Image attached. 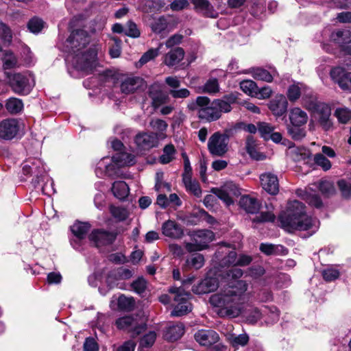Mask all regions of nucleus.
I'll return each instance as SVG.
<instances>
[{"instance_id":"1","label":"nucleus","mask_w":351,"mask_h":351,"mask_svg":"<svg viewBox=\"0 0 351 351\" xmlns=\"http://www.w3.org/2000/svg\"><path fill=\"white\" fill-rule=\"evenodd\" d=\"M247 288L248 284L245 280L230 282L219 292L212 295L209 302L212 306L219 308L220 316L237 317L243 311Z\"/></svg>"},{"instance_id":"2","label":"nucleus","mask_w":351,"mask_h":351,"mask_svg":"<svg viewBox=\"0 0 351 351\" xmlns=\"http://www.w3.org/2000/svg\"><path fill=\"white\" fill-rule=\"evenodd\" d=\"M282 226L288 231H308L312 235L319 228L317 219L307 215L302 203L298 200L290 201L287 210L279 217Z\"/></svg>"},{"instance_id":"3","label":"nucleus","mask_w":351,"mask_h":351,"mask_svg":"<svg viewBox=\"0 0 351 351\" xmlns=\"http://www.w3.org/2000/svg\"><path fill=\"white\" fill-rule=\"evenodd\" d=\"M87 44V33L82 29L74 30L66 40V47L70 49L66 61L73 66V72L79 73L73 74L75 77L86 76L88 73Z\"/></svg>"},{"instance_id":"4","label":"nucleus","mask_w":351,"mask_h":351,"mask_svg":"<svg viewBox=\"0 0 351 351\" xmlns=\"http://www.w3.org/2000/svg\"><path fill=\"white\" fill-rule=\"evenodd\" d=\"M234 94L225 95L222 99H214L212 102L209 98L199 96L196 99V104L199 107L197 114L200 119L208 122L218 120L223 112H229L232 110L231 104L237 101Z\"/></svg>"},{"instance_id":"5","label":"nucleus","mask_w":351,"mask_h":351,"mask_svg":"<svg viewBox=\"0 0 351 351\" xmlns=\"http://www.w3.org/2000/svg\"><path fill=\"white\" fill-rule=\"evenodd\" d=\"M169 293L175 295L173 300L176 303L171 313L172 317H180L191 311L192 306L189 302L191 294L186 292L182 287H171Z\"/></svg>"},{"instance_id":"6","label":"nucleus","mask_w":351,"mask_h":351,"mask_svg":"<svg viewBox=\"0 0 351 351\" xmlns=\"http://www.w3.org/2000/svg\"><path fill=\"white\" fill-rule=\"evenodd\" d=\"M5 74L10 86L16 93L27 95L34 86V81L29 75L10 72H5Z\"/></svg>"},{"instance_id":"7","label":"nucleus","mask_w":351,"mask_h":351,"mask_svg":"<svg viewBox=\"0 0 351 351\" xmlns=\"http://www.w3.org/2000/svg\"><path fill=\"white\" fill-rule=\"evenodd\" d=\"M228 136L219 132L213 134L208 141V150L210 155L216 157L223 156L228 151Z\"/></svg>"},{"instance_id":"8","label":"nucleus","mask_w":351,"mask_h":351,"mask_svg":"<svg viewBox=\"0 0 351 351\" xmlns=\"http://www.w3.org/2000/svg\"><path fill=\"white\" fill-rule=\"evenodd\" d=\"M23 124L15 119H7L0 122V138L10 140L23 132Z\"/></svg>"},{"instance_id":"9","label":"nucleus","mask_w":351,"mask_h":351,"mask_svg":"<svg viewBox=\"0 0 351 351\" xmlns=\"http://www.w3.org/2000/svg\"><path fill=\"white\" fill-rule=\"evenodd\" d=\"M89 74L94 75H107V71L103 69L99 60L104 56V51L102 49L101 45L97 44L89 49Z\"/></svg>"},{"instance_id":"10","label":"nucleus","mask_w":351,"mask_h":351,"mask_svg":"<svg viewBox=\"0 0 351 351\" xmlns=\"http://www.w3.org/2000/svg\"><path fill=\"white\" fill-rule=\"evenodd\" d=\"M116 325L118 328L126 330L132 332V337H135L141 334L145 328V324L143 321H139L136 318L131 316L120 317L116 321Z\"/></svg>"},{"instance_id":"11","label":"nucleus","mask_w":351,"mask_h":351,"mask_svg":"<svg viewBox=\"0 0 351 351\" xmlns=\"http://www.w3.org/2000/svg\"><path fill=\"white\" fill-rule=\"evenodd\" d=\"M71 231L73 235L71 239V245L76 250H80L81 245L86 243V238L88 233V225L85 222L76 221L71 227Z\"/></svg>"},{"instance_id":"12","label":"nucleus","mask_w":351,"mask_h":351,"mask_svg":"<svg viewBox=\"0 0 351 351\" xmlns=\"http://www.w3.org/2000/svg\"><path fill=\"white\" fill-rule=\"evenodd\" d=\"M147 86L145 81L138 76L125 78L121 84V90L123 93L131 94L138 90H143Z\"/></svg>"},{"instance_id":"13","label":"nucleus","mask_w":351,"mask_h":351,"mask_svg":"<svg viewBox=\"0 0 351 351\" xmlns=\"http://www.w3.org/2000/svg\"><path fill=\"white\" fill-rule=\"evenodd\" d=\"M330 76L332 80L338 84L342 89L351 88V72H348L341 67H336L331 70Z\"/></svg>"},{"instance_id":"14","label":"nucleus","mask_w":351,"mask_h":351,"mask_svg":"<svg viewBox=\"0 0 351 351\" xmlns=\"http://www.w3.org/2000/svg\"><path fill=\"white\" fill-rule=\"evenodd\" d=\"M135 143L137 147L143 150L149 149L158 144V134L156 133L143 132L138 134L135 137Z\"/></svg>"},{"instance_id":"15","label":"nucleus","mask_w":351,"mask_h":351,"mask_svg":"<svg viewBox=\"0 0 351 351\" xmlns=\"http://www.w3.org/2000/svg\"><path fill=\"white\" fill-rule=\"evenodd\" d=\"M263 189L271 195H276L279 191V182L277 176L271 173H265L260 176Z\"/></svg>"},{"instance_id":"16","label":"nucleus","mask_w":351,"mask_h":351,"mask_svg":"<svg viewBox=\"0 0 351 351\" xmlns=\"http://www.w3.org/2000/svg\"><path fill=\"white\" fill-rule=\"evenodd\" d=\"M195 339L201 346L208 347L217 343L219 337L213 330H199L195 334Z\"/></svg>"},{"instance_id":"17","label":"nucleus","mask_w":351,"mask_h":351,"mask_svg":"<svg viewBox=\"0 0 351 351\" xmlns=\"http://www.w3.org/2000/svg\"><path fill=\"white\" fill-rule=\"evenodd\" d=\"M162 234L171 239H180L184 234L182 226L173 220H168L162 226Z\"/></svg>"},{"instance_id":"18","label":"nucleus","mask_w":351,"mask_h":351,"mask_svg":"<svg viewBox=\"0 0 351 351\" xmlns=\"http://www.w3.org/2000/svg\"><path fill=\"white\" fill-rule=\"evenodd\" d=\"M148 95L152 99V105L154 108L165 102L166 97L162 91V86L158 82H155L149 87Z\"/></svg>"},{"instance_id":"19","label":"nucleus","mask_w":351,"mask_h":351,"mask_svg":"<svg viewBox=\"0 0 351 351\" xmlns=\"http://www.w3.org/2000/svg\"><path fill=\"white\" fill-rule=\"evenodd\" d=\"M287 100L283 95H276L269 104L270 110L278 117L283 115L287 112Z\"/></svg>"},{"instance_id":"20","label":"nucleus","mask_w":351,"mask_h":351,"mask_svg":"<svg viewBox=\"0 0 351 351\" xmlns=\"http://www.w3.org/2000/svg\"><path fill=\"white\" fill-rule=\"evenodd\" d=\"M317 112L319 114V123L325 131L330 130L332 127L330 119L331 110L329 106L325 104L317 105Z\"/></svg>"},{"instance_id":"21","label":"nucleus","mask_w":351,"mask_h":351,"mask_svg":"<svg viewBox=\"0 0 351 351\" xmlns=\"http://www.w3.org/2000/svg\"><path fill=\"white\" fill-rule=\"evenodd\" d=\"M195 10L204 16L210 18H217L218 12L214 9L208 0H191Z\"/></svg>"},{"instance_id":"22","label":"nucleus","mask_w":351,"mask_h":351,"mask_svg":"<svg viewBox=\"0 0 351 351\" xmlns=\"http://www.w3.org/2000/svg\"><path fill=\"white\" fill-rule=\"evenodd\" d=\"M117 236V232L104 230H97L92 233L93 239L98 246L112 243L115 241Z\"/></svg>"},{"instance_id":"23","label":"nucleus","mask_w":351,"mask_h":351,"mask_svg":"<svg viewBox=\"0 0 351 351\" xmlns=\"http://www.w3.org/2000/svg\"><path fill=\"white\" fill-rule=\"evenodd\" d=\"M291 124L295 126H303L308 121L307 113L301 108L295 107L289 111V115Z\"/></svg>"},{"instance_id":"24","label":"nucleus","mask_w":351,"mask_h":351,"mask_svg":"<svg viewBox=\"0 0 351 351\" xmlns=\"http://www.w3.org/2000/svg\"><path fill=\"white\" fill-rule=\"evenodd\" d=\"M184 51L181 47H176L167 53L164 57L163 62L168 66L178 64L183 60Z\"/></svg>"},{"instance_id":"25","label":"nucleus","mask_w":351,"mask_h":351,"mask_svg":"<svg viewBox=\"0 0 351 351\" xmlns=\"http://www.w3.org/2000/svg\"><path fill=\"white\" fill-rule=\"evenodd\" d=\"M308 88L303 84H293L288 88L287 97L290 101L295 102L301 95L308 96Z\"/></svg>"},{"instance_id":"26","label":"nucleus","mask_w":351,"mask_h":351,"mask_svg":"<svg viewBox=\"0 0 351 351\" xmlns=\"http://www.w3.org/2000/svg\"><path fill=\"white\" fill-rule=\"evenodd\" d=\"M240 206L248 213H256L260 209V204L257 199L250 195H243L239 200Z\"/></svg>"},{"instance_id":"27","label":"nucleus","mask_w":351,"mask_h":351,"mask_svg":"<svg viewBox=\"0 0 351 351\" xmlns=\"http://www.w3.org/2000/svg\"><path fill=\"white\" fill-rule=\"evenodd\" d=\"M193 236V240L197 241L203 249H206L215 237L214 233L208 230L196 231Z\"/></svg>"},{"instance_id":"28","label":"nucleus","mask_w":351,"mask_h":351,"mask_svg":"<svg viewBox=\"0 0 351 351\" xmlns=\"http://www.w3.org/2000/svg\"><path fill=\"white\" fill-rule=\"evenodd\" d=\"M252 73L254 79L267 82H272L274 77L278 75L274 68H270V71L263 68H256L253 69Z\"/></svg>"},{"instance_id":"29","label":"nucleus","mask_w":351,"mask_h":351,"mask_svg":"<svg viewBox=\"0 0 351 351\" xmlns=\"http://www.w3.org/2000/svg\"><path fill=\"white\" fill-rule=\"evenodd\" d=\"M245 149L252 158L256 160L265 158V156L258 152L256 141L252 136H248L246 138Z\"/></svg>"},{"instance_id":"30","label":"nucleus","mask_w":351,"mask_h":351,"mask_svg":"<svg viewBox=\"0 0 351 351\" xmlns=\"http://www.w3.org/2000/svg\"><path fill=\"white\" fill-rule=\"evenodd\" d=\"M25 174H35L38 176L44 171V165L40 159H34L32 161L26 162L23 167Z\"/></svg>"},{"instance_id":"31","label":"nucleus","mask_w":351,"mask_h":351,"mask_svg":"<svg viewBox=\"0 0 351 351\" xmlns=\"http://www.w3.org/2000/svg\"><path fill=\"white\" fill-rule=\"evenodd\" d=\"M112 160L119 167L131 166L136 162L135 156L127 152L117 153Z\"/></svg>"},{"instance_id":"32","label":"nucleus","mask_w":351,"mask_h":351,"mask_svg":"<svg viewBox=\"0 0 351 351\" xmlns=\"http://www.w3.org/2000/svg\"><path fill=\"white\" fill-rule=\"evenodd\" d=\"M112 191L117 198L123 200L128 196L130 189L124 181H117L112 184Z\"/></svg>"},{"instance_id":"33","label":"nucleus","mask_w":351,"mask_h":351,"mask_svg":"<svg viewBox=\"0 0 351 351\" xmlns=\"http://www.w3.org/2000/svg\"><path fill=\"white\" fill-rule=\"evenodd\" d=\"M184 334V326L182 324H172L169 326L165 332V337L171 341H176Z\"/></svg>"},{"instance_id":"34","label":"nucleus","mask_w":351,"mask_h":351,"mask_svg":"<svg viewBox=\"0 0 351 351\" xmlns=\"http://www.w3.org/2000/svg\"><path fill=\"white\" fill-rule=\"evenodd\" d=\"M332 39L343 47L348 45L351 43V31L350 30H338L332 34Z\"/></svg>"},{"instance_id":"35","label":"nucleus","mask_w":351,"mask_h":351,"mask_svg":"<svg viewBox=\"0 0 351 351\" xmlns=\"http://www.w3.org/2000/svg\"><path fill=\"white\" fill-rule=\"evenodd\" d=\"M296 193L298 196L301 197L302 199L305 200L309 205L319 208L322 205V202L319 197L316 194H311L306 191L302 189L297 190Z\"/></svg>"},{"instance_id":"36","label":"nucleus","mask_w":351,"mask_h":351,"mask_svg":"<svg viewBox=\"0 0 351 351\" xmlns=\"http://www.w3.org/2000/svg\"><path fill=\"white\" fill-rule=\"evenodd\" d=\"M182 182L188 192L193 194L196 197H199L202 194V190L198 182L192 179V176L182 178Z\"/></svg>"},{"instance_id":"37","label":"nucleus","mask_w":351,"mask_h":351,"mask_svg":"<svg viewBox=\"0 0 351 351\" xmlns=\"http://www.w3.org/2000/svg\"><path fill=\"white\" fill-rule=\"evenodd\" d=\"M176 150L173 144L166 145L162 150V154L159 158V161L162 164H168L175 158Z\"/></svg>"},{"instance_id":"38","label":"nucleus","mask_w":351,"mask_h":351,"mask_svg":"<svg viewBox=\"0 0 351 351\" xmlns=\"http://www.w3.org/2000/svg\"><path fill=\"white\" fill-rule=\"evenodd\" d=\"M111 215L118 221H123L130 216L129 210L123 207L111 205L109 208Z\"/></svg>"},{"instance_id":"39","label":"nucleus","mask_w":351,"mask_h":351,"mask_svg":"<svg viewBox=\"0 0 351 351\" xmlns=\"http://www.w3.org/2000/svg\"><path fill=\"white\" fill-rule=\"evenodd\" d=\"M204 257L200 254H194L186 261V264L189 268L199 269L204 265Z\"/></svg>"},{"instance_id":"40","label":"nucleus","mask_w":351,"mask_h":351,"mask_svg":"<svg viewBox=\"0 0 351 351\" xmlns=\"http://www.w3.org/2000/svg\"><path fill=\"white\" fill-rule=\"evenodd\" d=\"M156 339V333L151 331L146 334L140 341L138 351H146L145 349L153 346Z\"/></svg>"},{"instance_id":"41","label":"nucleus","mask_w":351,"mask_h":351,"mask_svg":"<svg viewBox=\"0 0 351 351\" xmlns=\"http://www.w3.org/2000/svg\"><path fill=\"white\" fill-rule=\"evenodd\" d=\"M5 107L11 114H16L22 110L23 104L21 99L12 97L7 101Z\"/></svg>"},{"instance_id":"42","label":"nucleus","mask_w":351,"mask_h":351,"mask_svg":"<svg viewBox=\"0 0 351 351\" xmlns=\"http://www.w3.org/2000/svg\"><path fill=\"white\" fill-rule=\"evenodd\" d=\"M167 21L165 16L154 19L151 23L152 30L156 34H161L167 27Z\"/></svg>"},{"instance_id":"43","label":"nucleus","mask_w":351,"mask_h":351,"mask_svg":"<svg viewBox=\"0 0 351 351\" xmlns=\"http://www.w3.org/2000/svg\"><path fill=\"white\" fill-rule=\"evenodd\" d=\"M229 341L230 344L234 348L245 346L249 341V336L246 333L239 335H231L229 337Z\"/></svg>"},{"instance_id":"44","label":"nucleus","mask_w":351,"mask_h":351,"mask_svg":"<svg viewBox=\"0 0 351 351\" xmlns=\"http://www.w3.org/2000/svg\"><path fill=\"white\" fill-rule=\"evenodd\" d=\"M319 189L322 194L326 197H330L335 193L333 183L328 180H321L319 183Z\"/></svg>"},{"instance_id":"45","label":"nucleus","mask_w":351,"mask_h":351,"mask_svg":"<svg viewBox=\"0 0 351 351\" xmlns=\"http://www.w3.org/2000/svg\"><path fill=\"white\" fill-rule=\"evenodd\" d=\"M302 127L291 125L287 128L288 134L293 140L299 141L306 136V130Z\"/></svg>"},{"instance_id":"46","label":"nucleus","mask_w":351,"mask_h":351,"mask_svg":"<svg viewBox=\"0 0 351 351\" xmlns=\"http://www.w3.org/2000/svg\"><path fill=\"white\" fill-rule=\"evenodd\" d=\"M291 154L293 158L296 161L304 160L311 156L309 149L304 147L293 148L291 150Z\"/></svg>"},{"instance_id":"47","label":"nucleus","mask_w":351,"mask_h":351,"mask_svg":"<svg viewBox=\"0 0 351 351\" xmlns=\"http://www.w3.org/2000/svg\"><path fill=\"white\" fill-rule=\"evenodd\" d=\"M241 89L247 95L254 96L257 93L256 84L250 80H243L240 83Z\"/></svg>"},{"instance_id":"48","label":"nucleus","mask_w":351,"mask_h":351,"mask_svg":"<svg viewBox=\"0 0 351 351\" xmlns=\"http://www.w3.org/2000/svg\"><path fill=\"white\" fill-rule=\"evenodd\" d=\"M162 46V43H160L158 47L155 49H150L147 51L143 53L139 60V63L143 65L154 59L159 54L160 47Z\"/></svg>"},{"instance_id":"49","label":"nucleus","mask_w":351,"mask_h":351,"mask_svg":"<svg viewBox=\"0 0 351 351\" xmlns=\"http://www.w3.org/2000/svg\"><path fill=\"white\" fill-rule=\"evenodd\" d=\"M5 69H10L14 67L17 63L16 58L14 54L9 51H5L1 58Z\"/></svg>"},{"instance_id":"50","label":"nucleus","mask_w":351,"mask_h":351,"mask_svg":"<svg viewBox=\"0 0 351 351\" xmlns=\"http://www.w3.org/2000/svg\"><path fill=\"white\" fill-rule=\"evenodd\" d=\"M119 308L125 311H130L134 306V301L132 298L120 295L117 299Z\"/></svg>"},{"instance_id":"51","label":"nucleus","mask_w":351,"mask_h":351,"mask_svg":"<svg viewBox=\"0 0 351 351\" xmlns=\"http://www.w3.org/2000/svg\"><path fill=\"white\" fill-rule=\"evenodd\" d=\"M335 117L341 123H347L351 119V110L347 108H339L335 110Z\"/></svg>"},{"instance_id":"52","label":"nucleus","mask_w":351,"mask_h":351,"mask_svg":"<svg viewBox=\"0 0 351 351\" xmlns=\"http://www.w3.org/2000/svg\"><path fill=\"white\" fill-rule=\"evenodd\" d=\"M113 43L109 49V54L112 58H117L121 56V40L118 38H112Z\"/></svg>"},{"instance_id":"53","label":"nucleus","mask_w":351,"mask_h":351,"mask_svg":"<svg viewBox=\"0 0 351 351\" xmlns=\"http://www.w3.org/2000/svg\"><path fill=\"white\" fill-rule=\"evenodd\" d=\"M263 313L258 308H252L246 312L245 319L250 324H255L262 317Z\"/></svg>"},{"instance_id":"54","label":"nucleus","mask_w":351,"mask_h":351,"mask_svg":"<svg viewBox=\"0 0 351 351\" xmlns=\"http://www.w3.org/2000/svg\"><path fill=\"white\" fill-rule=\"evenodd\" d=\"M314 162L317 166L322 167L324 171H328L332 167L330 161L322 154H316L314 156Z\"/></svg>"},{"instance_id":"55","label":"nucleus","mask_w":351,"mask_h":351,"mask_svg":"<svg viewBox=\"0 0 351 351\" xmlns=\"http://www.w3.org/2000/svg\"><path fill=\"white\" fill-rule=\"evenodd\" d=\"M44 27V22L38 18H32L27 23L28 29L34 33L38 34L40 32Z\"/></svg>"},{"instance_id":"56","label":"nucleus","mask_w":351,"mask_h":351,"mask_svg":"<svg viewBox=\"0 0 351 351\" xmlns=\"http://www.w3.org/2000/svg\"><path fill=\"white\" fill-rule=\"evenodd\" d=\"M258 130L261 136L263 138L267 139L271 132H274V128L268 123L259 122L258 123Z\"/></svg>"},{"instance_id":"57","label":"nucleus","mask_w":351,"mask_h":351,"mask_svg":"<svg viewBox=\"0 0 351 351\" xmlns=\"http://www.w3.org/2000/svg\"><path fill=\"white\" fill-rule=\"evenodd\" d=\"M149 125L158 133L165 132L168 126L165 121L160 119H152L149 122Z\"/></svg>"},{"instance_id":"58","label":"nucleus","mask_w":351,"mask_h":351,"mask_svg":"<svg viewBox=\"0 0 351 351\" xmlns=\"http://www.w3.org/2000/svg\"><path fill=\"white\" fill-rule=\"evenodd\" d=\"M219 83L215 78L208 80L203 87V91L210 94L216 93L219 92Z\"/></svg>"},{"instance_id":"59","label":"nucleus","mask_w":351,"mask_h":351,"mask_svg":"<svg viewBox=\"0 0 351 351\" xmlns=\"http://www.w3.org/2000/svg\"><path fill=\"white\" fill-rule=\"evenodd\" d=\"M124 33L126 36L132 38H138L141 35L137 25L132 21L127 23Z\"/></svg>"},{"instance_id":"60","label":"nucleus","mask_w":351,"mask_h":351,"mask_svg":"<svg viewBox=\"0 0 351 351\" xmlns=\"http://www.w3.org/2000/svg\"><path fill=\"white\" fill-rule=\"evenodd\" d=\"M322 276L326 281L331 282L339 278V271L337 269L328 267L322 271Z\"/></svg>"},{"instance_id":"61","label":"nucleus","mask_w":351,"mask_h":351,"mask_svg":"<svg viewBox=\"0 0 351 351\" xmlns=\"http://www.w3.org/2000/svg\"><path fill=\"white\" fill-rule=\"evenodd\" d=\"M221 188L225 190L233 198L241 195L240 189L232 182H228Z\"/></svg>"},{"instance_id":"62","label":"nucleus","mask_w":351,"mask_h":351,"mask_svg":"<svg viewBox=\"0 0 351 351\" xmlns=\"http://www.w3.org/2000/svg\"><path fill=\"white\" fill-rule=\"evenodd\" d=\"M339 189L342 196L348 198L351 196V182L345 180H341L337 182Z\"/></svg>"},{"instance_id":"63","label":"nucleus","mask_w":351,"mask_h":351,"mask_svg":"<svg viewBox=\"0 0 351 351\" xmlns=\"http://www.w3.org/2000/svg\"><path fill=\"white\" fill-rule=\"evenodd\" d=\"M215 193L216 195L221 199L227 206H230L233 204V197L230 196L225 190L221 187L219 189H215Z\"/></svg>"},{"instance_id":"64","label":"nucleus","mask_w":351,"mask_h":351,"mask_svg":"<svg viewBox=\"0 0 351 351\" xmlns=\"http://www.w3.org/2000/svg\"><path fill=\"white\" fill-rule=\"evenodd\" d=\"M202 281L208 293L215 291L219 287V282L217 278L208 276L202 280Z\"/></svg>"}]
</instances>
